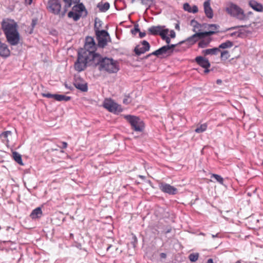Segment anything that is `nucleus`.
<instances>
[{
	"label": "nucleus",
	"mask_w": 263,
	"mask_h": 263,
	"mask_svg": "<svg viewBox=\"0 0 263 263\" xmlns=\"http://www.w3.org/2000/svg\"><path fill=\"white\" fill-rule=\"evenodd\" d=\"M96 48L93 39L90 36L86 37L84 48L79 51L78 60L74 64L77 71L84 70L87 65H97L100 60V55L95 52Z\"/></svg>",
	"instance_id": "nucleus-1"
},
{
	"label": "nucleus",
	"mask_w": 263,
	"mask_h": 263,
	"mask_svg": "<svg viewBox=\"0 0 263 263\" xmlns=\"http://www.w3.org/2000/svg\"><path fill=\"white\" fill-rule=\"evenodd\" d=\"M17 27V24L12 20H4L2 23V28L7 40L12 46L16 45L20 41V34Z\"/></svg>",
	"instance_id": "nucleus-2"
},
{
	"label": "nucleus",
	"mask_w": 263,
	"mask_h": 263,
	"mask_svg": "<svg viewBox=\"0 0 263 263\" xmlns=\"http://www.w3.org/2000/svg\"><path fill=\"white\" fill-rule=\"evenodd\" d=\"M97 65H99V69L109 73H116L119 70L118 63L112 59H102L100 56V60Z\"/></svg>",
	"instance_id": "nucleus-3"
},
{
	"label": "nucleus",
	"mask_w": 263,
	"mask_h": 263,
	"mask_svg": "<svg viewBox=\"0 0 263 263\" xmlns=\"http://www.w3.org/2000/svg\"><path fill=\"white\" fill-rule=\"evenodd\" d=\"M226 11L231 16L239 20H245L247 18V16L244 11L240 7L233 3H229L227 4Z\"/></svg>",
	"instance_id": "nucleus-4"
},
{
	"label": "nucleus",
	"mask_w": 263,
	"mask_h": 263,
	"mask_svg": "<svg viewBox=\"0 0 263 263\" xmlns=\"http://www.w3.org/2000/svg\"><path fill=\"white\" fill-rule=\"evenodd\" d=\"M87 12L83 4H79L74 5L71 11L68 12V16L72 18L74 21L79 20L81 17H85L87 15Z\"/></svg>",
	"instance_id": "nucleus-5"
},
{
	"label": "nucleus",
	"mask_w": 263,
	"mask_h": 263,
	"mask_svg": "<svg viewBox=\"0 0 263 263\" xmlns=\"http://www.w3.org/2000/svg\"><path fill=\"white\" fill-rule=\"evenodd\" d=\"M148 31L153 35H160L162 39L164 40L167 44H169L171 42V39L167 36L169 30L168 29L165 28V26H152L148 28Z\"/></svg>",
	"instance_id": "nucleus-6"
},
{
	"label": "nucleus",
	"mask_w": 263,
	"mask_h": 263,
	"mask_svg": "<svg viewBox=\"0 0 263 263\" xmlns=\"http://www.w3.org/2000/svg\"><path fill=\"white\" fill-rule=\"evenodd\" d=\"M124 117L129 122L132 129L134 130L141 132L143 129L144 123L139 117L132 115H125Z\"/></svg>",
	"instance_id": "nucleus-7"
},
{
	"label": "nucleus",
	"mask_w": 263,
	"mask_h": 263,
	"mask_svg": "<svg viewBox=\"0 0 263 263\" xmlns=\"http://www.w3.org/2000/svg\"><path fill=\"white\" fill-rule=\"evenodd\" d=\"M103 105L104 108L112 112L118 113L122 111L120 105L109 99H105L103 102Z\"/></svg>",
	"instance_id": "nucleus-8"
},
{
	"label": "nucleus",
	"mask_w": 263,
	"mask_h": 263,
	"mask_svg": "<svg viewBox=\"0 0 263 263\" xmlns=\"http://www.w3.org/2000/svg\"><path fill=\"white\" fill-rule=\"evenodd\" d=\"M47 3V8L51 12L58 14L61 10V5L59 0H45Z\"/></svg>",
	"instance_id": "nucleus-9"
},
{
	"label": "nucleus",
	"mask_w": 263,
	"mask_h": 263,
	"mask_svg": "<svg viewBox=\"0 0 263 263\" xmlns=\"http://www.w3.org/2000/svg\"><path fill=\"white\" fill-rule=\"evenodd\" d=\"M96 35L99 46L104 47L106 45L109 39V34L105 30L98 31L96 32Z\"/></svg>",
	"instance_id": "nucleus-10"
},
{
	"label": "nucleus",
	"mask_w": 263,
	"mask_h": 263,
	"mask_svg": "<svg viewBox=\"0 0 263 263\" xmlns=\"http://www.w3.org/2000/svg\"><path fill=\"white\" fill-rule=\"evenodd\" d=\"M214 33V31H205L204 32H198L193 34L191 37H189L186 42L191 45H193L200 40V37H202L205 35H212Z\"/></svg>",
	"instance_id": "nucleus-11"
},
{
	"label": "nucleus",
	"mask_w": 263,
	"mask_h": 263,
	"mask_svg": "<svg viewBox=\"0 0 263 263\" xmlns=\"http://www.w3.org/2000/svg\"><path fill=\"white\" fill-rule=\"evenodd\" d=\"M159 186L161 191L170 195H175L177 193V189L169 184L161 182L159 184Z\"/></svg>",
	"instance_id": "nucleus-12"
},
{
	"label": "nucleus",
	"mask_w": 263,
	"mask_h": 263,
	"mask_svg": "<svg viewBox=\"0 0 263 263\" xmlns=\"http://www.w3.org/2000/svg\"><path fill=\"white\" fill-rule=\"evenodd\" d=\"M149 48L150 46L149 43L146 41H143L135 47V52L136 54L140 55L148 51Z\"/></svg>",
	"instance_id": "nucleus-13"
},
{
	"label": "nucleus",
	"mask_w": 263,
	"mask_h": 263,
	"mask_svg": "<svg viewBox=\"0 0 263 263\" xmlns=\"http://www.w3.org/2000/svg\"><path fill=\"white\" fill-rule=\"evenodd\" d=\"M176 46V45L172 44L171 45L164 46L159 49L155 51L152 53V54L157 56H159L167 53L172 52L173 48Z\"/></svg>",
	"instance_id": "nucleus-14"
},
{
	"label": "nucleus",
	"mask_w": 263,
	"mask_h": 263,
	"mask_svg": "<svg viewBox=\"0 0 263 263\" xmlns=\"http://www.w3.org/2000/svg\"><path fill=\"white\" fill-rule=\"evenodd\" d=\"M195 61L199 65L203 68H209L211 66L209 60L201 56L197 57Z\"/></svg>",
	"instance_id": "nucleus-15"
},
{
	"label": "nucleus",
	"mask_w": 263,
	"mask_h": 263,
	"mask_svg": "<svg viewBox=\"0 0 263 263\" xmlns=\"http://www.w3.org/2000/svg\"><path fill=\"white\" fill-rule=\"evenodd\" d=\"M191 25L193 27V31L196 33L202 32V31L205 29V24L201 25L195 20H192Z\"/></svg>",
	"instance_id": "nucleus-16"
},
{
	"label": "nucleus",
	"mask_w": 263,
	"mask_h": 263,
	"mask_svg": "<svg viewBox=\"0 0 263 263\" xmlns=\"http://www.w3.org/2000/svg\"><path fill=\"white\" fill-rule=\"evenodd\" d=\"M204 10L206 16L212 18L213 16V10L210 6V2L209 1H205L203 4Z\"/></svg>",
	"instance_id": "nucleus-17"
},
{
	"label": "nucleus",
	"mask_w": 263,
	"mask_h": 263,
	"mask_svg": "<svg viewBox=\"0 0 263 263\" xmlns=\"http://www.w3.org/2000/svg\"><path fill=\"white\" fill-rule=\"evenodd\" d=\"M211 35H205L202 37H200V40L198 43V46L200 48H205L208 46L211 41V39L210 37Z\"/></svg>",
	"instance_id": "nucleus-18"
},
{
	"label": "nucleus",
	"mask_w": 263,
	"mask_h": 263,
	"mask_svg": "<svg viewBox=\"0 0 263 263\" xmlns=\"http://www.w3.org/2000/svg\"><path fill=\"white\" fill-rule=\"evenodd\" d=\"M43 215L42 209L37 207L34 209L30 214V217L32 219H36L41 218Z\"/></svg>",
	"instance_id": "nucleus-19"
},
{
	"label": "nucleus",
	"mask_w": 263,
	"mask_h": 263,
	"mask_svg": "<svg viewBox=\"0 0 263 263\" xmlns=\"http://www.w3.org/2000/svg\"><path fill=\"white\" fill-rule=\"evenodd\" d=\"M249 6L254 10L257 12L263 11L262 5L255 1L251 0L249 3Z\"/></svg>",
	"instance_id": "nucleus-20"
},
{
	"label": "nucleus",
	"mask_w": 263,
	"mask_h": 263,
	"mask_svg": "<svg viewBox=\"0 0 263 263\" xmlns=\"http://www.w3.org/2000/svg\"><path fill=\"white\" fill-rule=\"evenodd\" d=\"M220 50L218 48H213L205 49L202 51V54L204 56L208 55H217L220 53Z\"/></svg>",
	"instance_id": "nucleus-21"
},
{
	"label": "nucleus",
	"mask_w": 263,
	"mask_h": 263,
	"mask_svg": "<svg viewBox=\"0 0 263 263\" xmlns=\"http://www.w3.org/2000/svg\"><path fill=\"white\" fill-rule=\"evenodd\" d=\"M74 85L76 88L81 90L83 91H86L87 90V86L86 84L84 82H79L76 81L74 83Z\"/></svg>",
	"instance_id": "nucleus-22"
},
{
	"label": "nucleus",
	"mask_w": 263,
	"mask_h": 263,
	"mask_svg": "<svg viewBox=\"0 0 263 263\" xmlns=\"http://www.w3.org/2000/svg\"><path fill=\"white\" fill-rule=\"evenodd\" d=\"M12 157L13 159L19 164L23 165V163L22 162L21 155L16 152H13L12 153Z\"/></svg>",
	"instance_id": "nucleus-23"
},
{
	"label": "nucleus",
	"mask_w": 263,
	"mask_h": 263,
	"mask_svg": "<svg viewBox=\"0 0 263 263\" xmlns=\"http://www.w3.org/2000/svg\"><path fill=\"white\" fill-rule=\"evenodd\" d=\"M220 59L222 61H225L230 57V54L228 50H224L220 51Z\"/></svg>",
	"instance_id": "nucleus-24"
},
{
	"label": "nucleus",
	"mask_w": 263,
	"mask_h": 263,
	"mask_svg": "<svg viewBox=\"0 0 263 263\" xmlns=\"http://www.w3.org/2000/svg\"><path fill=\"white\" fill-rule=\"evenodd\" d=\"M109 4L107 2L104 4L99 3L98 5V7L99 8L100 10L102 12H105L107 11L109 8Z\"/></svg>",
	"instance_id": "nucleus-25"
},
{
	"label": "nucleus",
	"mask_w": 263,
	"mask_h": 263,
	"mask_svg": "<svg viewBox=\"0 0 263 263\" xmlns=\"http://www.w3.org/2000/svg\"><path fill=\"white\" fill-rule=\"evenodd\" d=\"M232 46H233L232 42L231 41H228L224 43L221 44L219 46V47L218 48H219L220 50V49H224L231 48L232 47Z\"/></svg>",
	"instance_id": "nucleus-26"
},
{
	"label": "nucleus",
	"mask_w": 263,
	"mask_h": 263,
	"mask_svg": "<svg viewBox=\"0 0 263 263\" xmlns=\"http://www.w3.org/2000/svg\"><path fill=\"white\" fill-rule=\"evenodd\" d=\"M208 125L206 123L201 124L199 126L197 127L195 129V132L197 133H201L206 130Z\"/></svg>",
	"instance_id": "nucleus-27"
},
{
	"label": "nucleus",
	"mask_w": 263,
	"mask_h": 263,
	"mask_svg": "<svg viewBox=\"0 0 263 263\" xmlns=\"http://www.w3.org/2000/svg\"><path fill=\"white\" fill-rule=\"evenodd\" d=\"M218 29V26L215 24H205V29H209V31H214V34L216 30Z\"/></svg>",
	"instance_id": "nucleus-28"
},
{
	"label": "nucleus",
	"mask_w": 263,
	"mask_h": 263,
	"mask_svg": "<svg viewBox=\"0 0 263 263\" xmlns=\"http://www.w3.org/2000/svg\"><path fill=\"white\" fill-rule=\"evenodd\" d=\"M53 98L58 101L66 100V96L61 95H53Z\"/></svg>",
	"instance_id": "nucleus-29"
},
{
	"label": "nucleus",
	"mask_w": 263,
	"mask_h": 263,
	"mask_svg": "<svg viewBox=\"0 0 263 263\" xmlns=\"http://www.w3.org/2000/svg\"><path fill=\"white\" fill-rule=\"evenodd\" d=\"M212 177L214 178L217 182L221 184L223 183V179L220 176L217 174H213L211 176Z\"/></svg>",
	"instance_id": "nucleus-30"
},
{
	"label": "nucleus",
	"mask_w": 263,
	"mask_h": 263,
	"mask_svg": "<svg viewBox=\"0 0 263 263\" xmlns=\"http://www.w3.org/2000/svg\"><path fill=\"white\" fill-rule=\"evenodd\" d=\"M198 256H199V255H198V254H197V253L191 254L189 255V259L191 261L194 262L198 259Z\"/></svg>",
	"instance_id": "nucleus-31"
},
{
	"label": "nucleus",
	"mask_w": 263,
	"mask_h": 263,
	"mask_svg": "<svg viewBox=\"0 0 263 263\" xmlns=\"http://www.w3.org/2000/svg\"><path fill=\"white\" fill-rule=\"evenodd\" d=\"M183 9L189 12H191V7L188 3H185L183 5Z\"/></svg>",
	"instance_id": "nucleus-32"
},
{
	"label": "nucleus",
	"mask_w": 263,
	"mask_h": 263,
	"mask_svg": "<svg viewBox=\"0 0 263 263\" xmlns=\"http://www.w3.org/2000/svg\"><path fill=\"white\" fill-rule=\"evenodd\" d=\"M42 96L43 97L47 98H53V95L51 94L50 93H42Z\"/></svg>",
	"instance_id": "nucleus-33"
},
{
	"label": "nucleus",
	"mask_w": 263,
	"mask_h": 263,
	"mask_svg": "<svg viewBox=\"0 0 263 263\" xmlns=\"http://www.w3.org/2000/svg\"><path fill=\"white\" fill-rule=\"evenodd\" d=\"M11 134L10 131H6L2 133V137L5 138V139L7 138L8 135H10Z\"/></svg>",
	"instance_id": "nucleus-34"
},
{
	"label": "nucleus",
	"mask_w": 263,
	"mask_h": 263,
	"mask_svg": "<svg viewBox=\"0 0 263 263\" xmlns=\"http://www.w3.org/2000/svg\"><path fill=\"white\" fill-rule=\"evenodd\" d=\"M79 0H67V4L70 6L72 4H74L79 2Z\"/></svg>",
	"instance_id": "nucleus-35"
},
{
	"label": "nucleus",
	"mask_w": 263,
	"mask_h": 263,
	"mask_svg": "<svg viewBox=\"0 0 263 263\" xmlns=\"http://www.w3.org/2000/svg\"><path fill=\"white\" fill-rule=\"evenodd\" d=\"M198 11V9L196 6L194 5L193 7H191V12L195 13L197 12Z\"/></svg>",
	"instance_id": "nucleus-36"
},
{
	"label": "nucleus",
	"mask_w": 263,
	"mask_h": 263,
	"mask_svg": "<svg viewBox=\"0 0 263 263\" xmlns=\"http://www.w3.org/2000/svg\"><path fill=\"white\" fill-rule=\"evenodd\" d=\"M170 34L168 33L167 35H169L172 38H174L176 36V33L174 30H171L168 32Z\"/></svg>",
	"instance_id": "nucleus-37"
},
{
	"label": "nucleus",
	"mask_w": 263,
	"mask_h": 263,
	"mask_svg": "<svg viewBox=\"0 0 263 263\" xmlns=\"http://www.w3.org/2000/svg\"><path fill=\"white\" fill-rule=\"evenodd\" d=\"M141 3L143 5H148L149 3H151L153 0H141Z\"/></svg>",
	"instance_id": "nucleus-38"
},
{
	"label": "nucleus",
	"mask_w": 263,
	"mask_h": 263,
	"mask_svg": "<svg viewBox=\"0 0 263 263\" xmlns=\"http://www.w3.org/2000/svg\"><path fill=\"white\" fill-rule=\"evenodd\" d=\"M138 32H140V30L138 27H135L134 30H132V32L134 34H136Z\"/></svg>",
	"instance_id": "nucleus-39"
},
{
	"label": "nucleus",
	"mask_w": 263,
	"mask_h": 263,
	"mask_svg": "<svg viewBox=\"0 0 263 263\" xmlns=\"http://www.w3.org/2000/svg\"><path fill=\"white\" fill-rule=\"evenodd\" d=\"M146 34L145 32H139V36L141 38H142L145 36Z\"/></svg>",
	"instance_id": "nucleus-40"
},
{
	"label": "nucleus",
	"mask_w": 263,
	"mask_h": 263,
	"mask_svg": "<svg viewBox=\"0 0 263 263\" xmlns=\"http://www.w3.org/2000/svg\"><path fill=\"white\" fill-rule=\"evenodd\" d=\"M25 3L26 4L30 5L32 3V0H25Z\"/></svg>",
	"instance_id": "nucleus-41"
},
{
	"label": "nucleus",
	"mask_w": 263,
	"mask_h": 263,
	"mask_svg": "<svg viewBox=\"0 0 263 263\" xmlns=\"http://www.w3.org/2000/svg\"><path fill=\"white\" fill-rule=\"evenodd\" d=\"M160 257L161 258H164L166 257V254L165 253H161L160 254Z\"/></svg>",
	"instance_id": "nucleus-42"
},
{
	"label": "nucleus",
	"mask_w": 263,
	"mask_h": 263,
	"mask_svg": "<svg viewBox=\"0 0 263 263\" xmlns=\"http://www.w3.org/2000/svg\"><path fill=\"white\" fill-rule=\"evenodd\" d=\"M204 68L205 69V70L204 71V73H207L209 72L210 70L209 69V68Z\"/></svg>",
	"instance_id": "nucleus-43"
},
{
	"label": "nucleus",
	"mask_w": 263,
	"mask_h": 263,
	"mask_svg": "<svg viewBox=\"0 0 263 263\" xmlns=\"http://www.w3.org/2000/svg\"><path fill=\"white\" fill-rule=\"evenodd\" d=\"M206 263H213V260L212 259H209Z\"/></svg>",
	"instance_id": "nucleus-44"
},
{
	"label": "nucleus",
	"mask_w": 263,
	"mask_h": 263,
	"mask_svg": "<svg viewBox=\"0 0 263 263\" xmlns=\"http://www.w3.org/2000/svg\"><path fill=\"white\" fill-rule=\"evenodd\" d=\"M222 82L221 80H217V83L219 84H221Z\"/></svg>",
	"instance_id": "nucleus-45"
},
{
	"label": "nucleus",
	"mask_w": 263,
	"mask_h": 263,
	"mask_svg": "<svg viewBox=\"0 0 263 263\" xmlns=\"http://www.w3.org/2000/svg\"><path fill=\"white\" fill-rule=\"evenodd\" d=\"M218 234H216V235H212V236L213 238H215L216 237H218Z\"/></svg>",
	"instance_id": "nucleus-46"
},
{
	"label": "nucleus",
	"mask_w": 263,
	"mask_h": 263,
	"mask_svg": "<svg viewBox=\"0 0 263 263\" xmlns=\"http://www.w3.org/2000/svg\"><path fill=\"white\" fill-rule=\"evenodd\" d=\"M35 24V21L34 20L32 21V25H34Z\"/></svg>",
	"instance_id": "nucleus-47"
},
{
	"label": "nucleus",
	"mask_w": 263,
	"mask_h": 263,
	"mask_svg": "<svg viewBox=\"0 0 263 263\" xmlns=\"http://www.w3.org/2000/svg\"><path fill=\"white\" fill-rule=\"evenodd\" d=\"M235 263H241V261L240 260H238Z\"/></svg>",
	"instance_id": "nucleus-48"
},
{
	"label": "nucleus",
	"mask_w": 263,
	"mask_h": 263,
	"mask_svg": "<svg viewBox=\"0 0 263 263\" xmlns=\"http://www.w3.org/2000/svg\"><path fill=\"white\" fill-rule=\"evenodd\" d=\"M110 247H111V246H109V247H108V248H107V250L108 251Z\"/></svg>",
	"instance_id": "nucleus-49"
},
{
	"label": "nucleus",
	"mask_w": 263,
	"mask_h": 263,
	"mask_svg": "<svg viewBox=\"0 0 263 263\" xmlns=\"http://www.w3.org/2000/svg\"><path fill=\"white\" fill-rule=\"evenodd\" d=\"M67 101L70 99V98L69 97H67L66 98Z\"/></svg>",
	"instance_id": "nucleus-50"
},
{
	"label": "nucleus",
	"mask_w": 263,
	"mask_h": 263,
	"mask_svg": "<svg viewBox=\"0 0 263 263\" xmlns=\"http://www.w3.org/2000/svg\"><path fill=\"white\" fill-rule=\"evenodd\" d=\"M2 137V133L0 134V138Z\"/></svg>",
	"instance_id": "nucleus-51"
},
{
	"label": "nucleus",
	"mask_w": 263,
	"mask_h": 263,
	"mask_svg": "<svg viewBox=\"0 0 263 263\" xmlns=\"http://www.w3.org/2000/svg\"><path fill=\"white\" fill-rule=\"evenodd\" d=\"M63 144H64V145H66V143H65V142H63Z\"/></svg>",
	"instance_id": "nucleus-52"
},
{
	"label": "nucleus",
	"mask_w": 263,
	"mask_h": 263,
	"mask_svg": "<svg viewBox=\"0 0 263 263\" xmlns=\"http://www.w3.org/2000/svg\"><path fill=\"white\" fill-rule=\"evenodd\" d=\"M64 2H66V0H63Z\"/></svg>",
	"instance_id": "nucleus-53"
},
{
	"label": "nucleus",
	"mask_w": 263,
	"mask_h": 263,
	"mask_svg": "<svg viewBox=\"0 0 263 263\" xmlns=\"http://www.w3.org/2000/svg\"><path fill=\"white\" fill-rule=\"evenodd\" d=\"M262 164H263V161H262Z\"/></svg>",
	"instance_id": "nucleus-54"
}]
</instances>
